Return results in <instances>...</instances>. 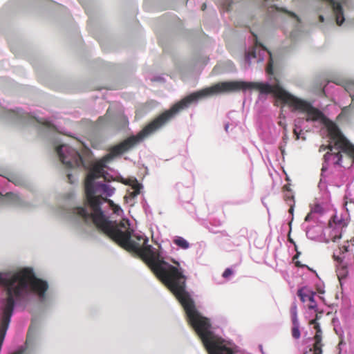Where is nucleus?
<instances>
[{
  "label": "nucleus",
  "instance_id": "nucleus-33",
  "mask_svg": "<svg viewBox=\"0 0 354 354\" xmlns=\"http://www.w3.org/2000/svg\"><path fill=\"white\" fill-rule=\"evenodd\" d=\"M293 133H294V134L296 136V140H299V133L297 132L296 129H294Z\"/></svg>",
  "mask_w": 354,
  "mask_h": 354
},
{
  "label": "nucleus",
  "instance_id": "nucleus-14",
  "mask_svg": "<svg viewBox=\"0 0 354 354\" xmlns=\"http://www.w3.org/2000/svg\"><path fill=\"white\" fill-rule=\"evenodd\" d=\"M337 145H339L340 147H342L350 156L354 158V147L348 142H346V140H344L342 138H340V140L337 141Z\"/></svg>",
  "mask_w": 354,
  "mask_h": 354
},
{
  "label": "nucleus",
  "instance_id": "nucleus-8",
  "mask_svg": "<svg viewBox=\"0 0 354 354\" xmlns=\"http://www.w3.org/2000/svg\"><path fill=\"white\" fill-rule=\"evenodd\" d=\"M56 151L59 160L66 167H79L84 165L83 158L76 149L68 145H62L56 148Z\"/></svg>",
  "mask_w": 354,
  "mask_h": 354
},
{
  "label": "nucleus",
  "instance_id": "nucleus-10",
  "mask_svg": "<svg viewBox=\"0 0 354 354\" xmlns=\"http://www.w3.org/2000/svg\"><path fill=\"white\" fill-rule=\"evenodd\" d=\"M315 295V292L304 288L297 291V295L302 302H309L308 306L310 309H315L317 307L316 301L314 299Z\"/></svg>",
  "mask_w": 354,
  "mask_h": 354
},
{
  "label": "nucleus",
  "instance_id": "nucleus-26",
  "mask_svg": "<svg viewBox=\"0 0 354 354\" xmlns=\"http://www.w3.org/2000/svg\"><path fill=\"white\" fill-rule=\"evenodd\" d=\"M282 189H283V193L287 192H292V190L290 189V184H286V185H283Z\"/></svg>",
  "mask_w": 354,
  "mask_h": 354
},
{
  "label": "nucleus",
  "instance_id": "nucleus-15",
  "mask_svg": "<svg viewBox=\"0 0 354 354\" xmlns=\"http://www.w3.org/2000/svg\"><path fill=\"white\" fill-rule=\"evenodd\" d=\"M102 201L109 204V207L113 210V212L114 214L120 215L122 212V209H121V207L118 205L114 203V202L112 200L102 196V198H101V201Z\"/></svg>",
  "mask_w": 354,
  "mask_h": 354
},
{
  "label": "nucleus",
  "instance_id": "nucleus-27",
  "mask_svg": "<svg viewBox=\"0 0 354 354\" xmlns=\"http://www.w3.org/2000/svg\"><path fill=\"white\" fill-rule=\"evenodd\" d=\"M139 194H137L136 192L135 191H133L131 192H129V196L128 197H130V198H135Z\"/></svg>",
  "mask_w": 354,
  "mask_h": 354
},
{
  "label": "nucleus",
  "instance_id": "nucleus-5",
  "mask_svg": "<svg viewBox=\"0 0 354 354\" xmlns=\"http://www.w3.org/2000/svg\"><path fill=\"white\" fill-rule=\"evenodd\" d=\"M212 86L201 91L192 93L174 104L168 110L160 113L148 124H147L137 135L132 136L124 140L110 149V155L117 156L121 155L140 144L145 138L162 128L183 110L188 108L191 104L207 96L214 95Z\"/></svg>",
  "mask_w": 354,
  "mask_h": 354
},
{
  "label": "nucleus",
  "instance_id": "nucleus-17",
  "mask_svg": "<svg viewBox=\"0 0 354 354\" xmlns=\"http://www.w3.org/2000/svg\"><path fill=\"white\" fill-rule=\"evenodd\" d=\"M174 243L183 249H187L189 247V243L183 237H177L174 240Z\"/></svg>",
  "mask_w": 354,
  "mask_h": 354
},
{
  "label": "nucleus",
  "instance_id": "nucleus-37",
  "mask_svg": "<svg viewBox=\"0 0 354 354\" xmlns=\"http://www.w3.org/2000/svg\"><path fill=\"white\" fill-rule=\"evenodd\" d=\"M206 7H207L206 3H203V5L201 6L202 10H205L206 9Z\"/></svg>",
  "mask_w": 354,
  "mask_h": 354
},
{
  "label": "nucleus",
  "instance_id": "nucleus-2",
  "mask_svg": "<svg viewBox=\"0 0 354 354\" xmlns=\"http://www.w3.org/2000/svg\"><path fill=\"white\" fill-rule=\"evenodd\" d=\"M0 285L5 288L7 296L3 301L0 323L1 333L8 330L15 306L14 297L17 299H21L30 290L36 292L41 299H44L48 288L47 282L37 278L29 268L15 272H0Z\"/></svg>",
  "mask_w": 354,
  "mask_h": 354
},
{
  "label": "nucleus",
  "instance_id": "nucleus-4",
  "mask_svg": "<svg viewBox=\"0 0 354 354\" xmlns=\"http://www.w3.org/2000/svg\"><path fill=\"white\" fill-rule=\"evenodd\" d=\"M96 227L117 243L122 248L135 253L149 267L159 257V253L148 245V238L141 235H131L128 221L120 223L109 221L106 216L101 215L92 221Z\"/></svg>",
  "mask_w": 354,
  "mask_h": 354
},
{
  "label": "nucleus",
  "instance_id": "nucleus-20",
  "mask_svg": "<svg viewBox=\"0 0 354 354\" xmlns=\"http://www.w3.org/2000/svg\"><path fill=\"white\" fill-rule=\"evenodd\" d=\"M317 319H313L310 322V324L311 325H313L314 326V328L316 330V332L317 333H319L321 332V329L319 328V323L317 322Z\"/></svg>",
  "mask_w": 354,
  "mask_h": 354
},
{
  "label": "nucleus",
  "instance_id": "nucleus-3",
  "mask_svg": "<svg viewBox=\"0 0 354 354\" xmlns=\"http://www.w3.org/2000/svg\"><path fill=\"white\" fill-rule=\"evenodd\" d=\"M212 89L214 90V95L248 89L257 90L261 94L272 93L276 98L289 106L292 107L294 111L306 113L307 115L306 120L307 122L324 121L326 119L324 113L318 109L314 107L310 102L295 97L277 84L272 86L268 83L230 81L215 84L212 86Z\"/></svg>",
  "mask_w": 354,
  "mask_h": 354
},
{
  "label": "nucleus",
  "instance_id": "nucleus-19",
  "mask_svg": "<svg viewBox=\"0 0 354 354\" xmlns=\"http://www.w3.org/2000/svg\"><path fill=\"white\" fill-rule=\"evenodd\" d=\"M270 54V60L268 63L267 67H266V72L268 74H272L273 73V62L271 57V53L268 52Z\"/></svg>",
  "mask_w": 354,
  "mask_h": 354
},
{
  "label": "nucleus",
  "instance_id": "nucleus-32",
  "mask_svg": "<svg viewBox=\"0 0 354 354\" xmlns=\"http://www.w3.org/2000/svg\"><path fill=\"white\" fill-rule=\"evenodd\" d=\"M333 222L336 224V223H339L341 222V221L339 219H338L337 216H335L333 218Z\"/></svg>",
  "mask_w": 354,
  "mask_h": 354
},
{
  "label": "nucleus",
  "instance_id": "nucleus-11",
  "mask_svg": "<svg viewBox=\"0 0 354 354\" xmlns=\"http://www.w3.org/2000/svg\"><path fill=\"white\" fill-rule=\"evenodd\" d=\"M95 189L97 190L96 194L102 192L105 194L106 197L111 196L115 192V188L105 183L95 185Z\"/></svg>",
  "mask_w": 354,
  "mask_h": 354
},
{
  "label": "nucleus",
  "instance_id": "nucleus-22",
  "mask_svg": "<svg viewBox=\"0 0 354 354\" xmlns=\"http://www.w3.org/2000/svg\"><path fill=\"white\" fill-rule=\"evenodd\" d=\"M10 181L13 182L16 185H21L22 184V180L17 177L13 178V179H10Z\"/></svg>",
  "mask_w": 354,
  "mask_h": 354
},
{
  "label": "nucleus",
  "instance_id": "nucleus-7",
  "mask_svg": "<svg viewBox=\"0 0 354 354\" xmlns=\"http://www.w3.org/2000/svg\"><path fill=\"white\" fill-rule=\"evenodd\" d=\"M328 134L330 138L333 140L334 145H329L327 146V149L329 150L324 156V162L326 164V167L328 165H339L341 163V160L342 158V156L339 150H341L344 153H346L349 157L353 158L354 161V158L350 156L346 151L344 150L342 147H340L339 145H337V141L342 138L346 142H348L351 146L354 147L353 145L341 133L339 128L335 124H333L328 128ZM325 168V165L323 166L322 169Z\"/></svg>",
  "mask_w": 354,
  "mask_h": 354
},
{
  "label": "nucleus",
  "instance_id": "nucleus-28",
  "mask_svg": "<svg viewBox=\"0 0 354 354\" xmlns=\"http://www.w3.org/2000/svg\"><path fill=\"white\" fill-rule=\"evenodd\" d=\"M287 12V11H285ZM288 15L294 18H296L297 21H299L298 16L292 12H288Z\"/></svg>",
  "mask_w": 354,
  "mask_h": 354
},
{
  "label": "nucleus",
  "instance_id": "nucleus-34",
  "mask_svg": "<svg viewBox=\"0 0 354 354\" xmlns=\"http://www.w3.org/2000/svg\"><path fill=\"white\" fill-rule=\"evenodd\" d=\"M342 344H343V339H342V337L341 336V337H340V341H339V344H338L339 350H341V348H340V347H341V346H342Z\"/></svg>",
  "mask_w": 354,
  "mask_h": 354
},
{
  "label": "nucleus",
  "instance_id": "nucleus-40",
  "mask_svg": "<svg viewBox=\"0 0 354 354\" xmlns=\"http://www.w3.org/2000/svg\"><path fill=\"white\" fill-rule=\"evenodd\" d=\"M174 263L175 264H176L178 266H179V263H178V262L174 261Z\"/></svg>",
  "mask_w": 354,
  "mask_h": 354
},
{
  "label": "nucleus",
  "instance_id": "nucleus-35",
  "mask_svg": "<svg viewBox=\"0 0 354 354\" xmlns=\"http://www.w3.org/2000/svg\"><path fill=\"white\" fill-rule=\"evenodd\" d=\"M259 350H260L261 353L262 354H265V353H264V351H263V346H262L261 344H259Z\"/></svg>",
  "mask_w": 354,
  "mask_h": 354
},
{
  "label": "nucleus",
  "instance_id": "nucleus-38",
  "mask_svg": "<svg viewBox=\"0 0 354 354\" xmlns=\"http://www.w3.org/2000/svg\"><path fill=\"white\" fill-rule=\"evenodd\" d=\"M310 214H308L306 216V218H305V221H309V220H310Z\"/></svg>",
  "mask_w": 354,
  "mask_h": 354
},
{
  "label": "nucleus",
  "instance_id": "nucleus-36",
  "mask_svg": "<svg viewBox=\"0 0 354 354\" xmlns=\"http://www.w3.org/2000/svg\"><path fill=\"white\" fill-rule=\"evenodd\" d=\"M319 21H320V22H324V16H322V15H319Z\"/></svg>",
  "mask_w": 354,
  "mask_h": 354
},
{
  "label": "nucleus",
  "instance_id": "nucleus-24",
  "mask_svg": "<svg viewBox=\"0 0 354 354\" xmlns=\"http://www.w3.org/2000/svg\"><path fill=\"white\" fill-rule=\"evenodd\" d=\"M295 266L297 267V268H305L306 267L307 269H309V267H308L307 266L304 265V264H302L301 261H296L295 262Z\"/></svg>",
  "mask_w": 354,
  "mask_h": 354
},
{
  "label": "nucleus",
  "instance_id": "nucleus-25",
  "mask_svg": "<svg viewBox=\"0 0 354 354\" xmlns=\"http://www.w3.org/2000/svg\"><path fill=\"white\" fill-rule=\"evenodd\" d=\"M295 250H296V254L293 257L292 260L295 262L296 259H297L299 258V257L300 256L301 252L297 250V245H295Z\"/></svg>",
  "mask_w": 354,
  "mask_h": 354
},
{
  "label": "nucleus",
  "instance_id": "nucleus-13",
  "mask_svg": "<svg viewBox=\"0 0 354 354\" xmlns=\"http://www.w3.org/2000/svg\"><path fill=\"white\" fill-rule=\"evenodd\" d=\"M284 201L290 205L289 213L292 214L294 211L295 201L292 192H287L283 194Z\"/></svg>",
  "mask_w": 354,
  "mask_h": 354
},
{
  "label": "nucleus",
  "instance_id": "nucleus-1",
  "mask_svg": "<svg viewBox=\"0 0 354 354\" xmlns=\"http://www.w3.org/2000/svg\"><path fill=\"white\" fill-rule=\"evenodd\" d=\"M149 268L182 305L188 322L195 332H211L209 319L198 313L193 299L186 290L187 277L183 270L169 264L160 259V256Z\"/></svg>",
  "mask_w": 354,
  "mask_h": 354
},
{
  "label": "nucleus",
  "instance_id": "nucleus-30",
  "mask_svg": "<svg viewBox=\"0 0 354 354\" xmlns=\"http://www.w3.org/2000/svg\"><path fill=\"white\" fill-rule=\"evenodd\" d=\"M39 123L45 125L46 127H50V124L49 122L48 121H38Z\"/></svg>",
  "mask_w": 354,
  "mask_h": 354
},
{
  "label": "nucleus",
  "instance_id": "nucleus-41",
  "mask_svg": "<svg viewBox=\"0 0 354 354\" xmlns=\"http://www.w3.org/2000/svg\"><path fill=\"white\" fill-rule=\"evenodd\" d=\"M266 0H263V2H265Z\"/></svg>",
  "mask_w": 354,
  "mask_h": 354
},
{
  "label": "nucleus",
  "instance_id": "nucleus-39",
  "mask_svg": "<svg viewBox=\"0 0 354 354\" xmlns=\"http://www.w3.org/2000/svg\"><path fill=\"white\" fill-rule=\"evenodd\" d=\"M344 251H345V252H347V251H348V247H346V246H345V247H344Z\"/></svg>",
  "mask_w": 354,
  "mask_h": 354
},
{
  "label": "nucleus",
  "instance_id": "nucleus-16",
  "mask_svg": "<svg viewBox=\"0 0 354 354\" xmlns=\"http://www.w3.org/2000/svg\"><path fill=\"white\" fill-rule=\"evenodd\" d=\"M290 312H291L292 324H293L292 332H294V333L299 332V329L298 323H297V307L295 306L292 307Z\"/></svg>",
  "mask_w": 354,
  "mask_h": 354
},
{
  "label": "nucleus",
  "instance_id": "nucleus-18",
  "mask_svg": "<svg viewBox=\"0 0 354 354\" xmlns=\"http://www.w3.org/2000/svg\"><path fill=\"white\" fill-rule=\"evenodd\" d=\"M126 184L131 185V189L136 192L137 194L140 193V189H142V186L138 182L136 179L131 180V183H126Z\"/></svg>",
  "mask_w": 354,
  "mask_h": 354
},
{
  "label": "nucleus",
  "instance_id": "nucleus-31",
  "mask_svg": "<svg viewBox=\"0 0 354 354\" xmlns=\"http://www.w3.org/2000/svg\"><path fill=\"white\" fill-rule=\"evenodd\" d=\"M301 333H292L293 338L295 339H298L300 338Z\"/></svg>",
  "mask_w": 354,
  "mask_h": 354
},
{
  "label": "nucleus",
  "instance_id": "nucleus-6",
  "mask_svg": "<svg viewBox=\"0 0 354 354\" xmlns=\"http://www.w3.org/2000/svg\"><path fill=\"white\" fill-rule=\"evenodd\" d=\"M104 167L105 164L102 160L94 163L89 169L85 179L86 198L93 212L89 213L84 207H77L73 209V213L82 217L85 222H88L91 219L93 221L95 218L104 214L101 208L102 196L96 195L97 190L94 183L96 179L103 176Z\"/></svg>",
  "mask_w": 354,
  "mask_h": 354
},
{
  "label": "nucleus",
  "instance_id": "nucleus-29",
  "mask_svg": "<svg viewBox=\"0 0 354 354\" xmlns=\"http://www.w3.org/2000/svg\"><path fill=\"white\" fill-rule=\"evenodd\" d=\"M67 177H68V183H71V184L74 183V181H73V175H72V174H67Z\"/></svg>",
  "mask_w": 354,
  "mask_h": 354
},
{
  "label": "nucleus",
  "instance_id": "nucleus-21",
  "mask_svg": "<svg viewBox=\"0 0 354 354\" xmlns=\"http://www.w3.org/2000/svg\"><path fill=\"white\" fill-rule=\"evenodd\" d=\"M233 274V271L230 268H226L223 273V277L224 278H227Z\"/></svg>",
  "mask_w": 354,
  "mask_h": 354
},
{
  "label": "nucleus",
  "instance_id": "nucleus-12",
  "mask_svg": "<svg viewBox=\"0 0 354 354\" xmlns=\"http://www.w3.org/2000/svg\"><path fill=\"white\" fill-rule=\"evenodd\" d=\"M345 90L349 93L350 96L352 100L351 104L348 106H345L342 109V112H346L350 106L354 103V82L353 81H348L345 82L344 85Z\"/></svg>",
  "mask_w": 354,
  "mask_h": 354
},
{
  "label": "nucleus",
  "instance_id": "nucleus-9",
  "mask_svg": "<svg viewBox=\"0 0 354 354\" xmlns=\"http://www.w3.org/2000/svg\"><path fill=\"white\" fill-rule=\"evenodd\" d=\"M322 333H304L302 340L304 354H322Z\"/></svg>",
  "mask_w": 354,
  "mask_h": 354
},
{
  "label": "nucleus",
  "instance_id": "nucleus-23",
  "mask_svg": "<svg viewBox=\"0 0 354 354\" xmlns=\"http://www.w3.org/2000/svg\"><path fill=\"white\" fill-rule=\"evenodd\" d=\"M252 35H253V36H254V39H255V44H256L257 46H260V47H261L263 49L266 50V47H265V46H263V45L261 43H260V42H259V41H258V39H257V35L256 34H254V33H252Z\"/></svg>",
  "mask_w": 354,
  "mask_h": 354
}]
</instances>
